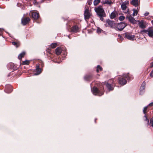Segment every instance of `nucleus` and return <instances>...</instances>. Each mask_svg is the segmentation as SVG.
Instances as JSON below:
<instances>
[{
    "mask_svg": "<svg viewBox=\"0 0 153 153\" xmlns=\"http://www.w3.org/2000/svg\"><path fill=\"white\" fill-rule=\"evenodd\" d=\"M62 51V50L60 47H58L56 49V53L57 55H60Z\"/></svg>",
    "mask_w": 153,
    "mask_h": 153,
    "instance_id": "nucleus-17",
    "label": "nucleus"
},
{
    "mask_svg": "<svg viewBox=\"0 0 153 153\" xmlns=\"http://www.w3.org/2000/svg\"><path fill=\"white\" fill-rule=\"evenodd\" d=\"M119 83L123 85H125L126 83V81L123 78H120L119 79Z\"/></svg>",
    "mask_w": 153,
    "mask_h": 153,
    "instance_id": "nucleus-12",
    "label": "nucleus"
},
{
    "mask_svg": "<svg viewBox=\"0 0 153 153\" xmlns=\"http://www.w3.org/2000/svg\"><path fill=\"white\" fill-rule=\"evenodd\" d=\"M149 106H153V102H151V103H150L148 105Z\"/></svg>",
    "mask_w": 153,
    "mask_h": 153,
    "instance_id": "nucleus-39",
    "label": "nucleus"
},
{
    "mask_svg": "<svg viewBox=\"0 0 153 153\" xmlns=\"http://www.w3.org/2000/svg\"><path fill=\"white\" fill-rule=\"evenodd\" d=\"M51 47L52 48H56L57 46L56 43H52L51 45Z\"/></svg>",
    "mask_w": 153,
    "mask_h": 153,
    "instance_id": "nucleus-27",
    "label": "nucleus"
},
{
    "mask_svg": "<svg viewBox=\"0 0 153 153\" xmlns=\"http://www.w3.org/2000/svg\"><path fill=\"white\" fill-rule=\"evenodd\" d=\"M41 63H42L41 65H42V67H43L44 66V65L43 64V63H42V62H41Z\"/></svg>",
    "mask_w": 153,
    "mask_h": 153,
    "instance_id": "nucleus-43",
    "label": "nucleus"
},
{
    "mask_svg": "<svg viewBox=\"0 0 153 153\" xmlns=\"http://www.w3.org/2000/svg\"><path fill=\"white\" fill-rule=\"evenodd\" d=\"M121 7L123 10H125L126 9V6L125 4L123 3L121 5Z\"/></svg>",
    "mask_w": 153,
    "mask_h": 153,
    "instance_id": "nucleus-25",
    "label": "nucleus"
},
{
    "mask_svg": "<svg viewBox=\"0 0 153 153\" xmlns=\"http://www.w3.org/2000/svg\"><path fill=\"white\" fill-rule=\"evenodd\" d=\"M133 16H135L137 15V13H138V11L137 10L134 9L133 10Z\"/></svg>",
    "mask_w": 153,
    "mask_h": 153,
    "instance_id": "nucleus-26",
    "label": "nucleus"
},
{
    "mask_svg": "<svg viewBox=\"0 0 153 153\" xmlns=\"http://www.w3.org/2000/svg\"><path fill=\"white\" fill-rule=\"evenodd\" d=\"M117 14L116 12L114 11L111 13L110 15V18L111 19H114L116 17Z\"/></svg>",
    "mask_w": 153,
    "mask_h": 153,
    "instance_id": "nucleus-18",
    "label": "nucleus"
},
{
    "mask_svg": "<svg viewBox=\"0 0 153 153\" xmlns=\"http://www.w3.org/2000/svg\"><path fill=\"white\" fill-rule=\"evenodd\" d=\"M30 15H31L32 18L35 19H36L39 17V13L36 12H31Z\"/></svg>",
    "mask_w": 153,
    "mask_h": 153,
    "instance_id": "nucleus-10",
    "label": "nucleus"
},
{
    "mask_svg": "<svg viewBox=\"0 0 153 153\" xmlns=\"http://www.w3.org/2000/svg\"><path fill=\"white\" fill-rule=\"evenodd\" d=\"M12 44L16 46V48L18 47L20 45V43L19 42H12Z\"/></svg>",
    "mask_w": 153,
    "mask_h": 153,
    "instance_id": "nucleus-24",
    "label": "nucleus"
},
{
    "mask_svg": "<svg viewBox=\"0 0 153 153\" xmlns=\"http://www.w3.org/2000/svg\"><path fill=\"white\" fill-rule=\"evenodd\" d=\"M125 19V17L123 16H120L119 18V19L120 21L123 20Z\"/></svg>",
    "mask_w": 153,
    "mask_h": 153,
    "instance_id": "nucleus-28",
    "label": "nucleus"
},
{
    "mask_svg": "<svg viewBox=\"0 0 153 153\" xmlns=\"http://www.w3.org/2000/svg\"><path fill=\"white\" fill-rule=\"evenodd\" d=\"M92 91L94 94L96 95L98 94L99 96H101L103 94V92H99L98 89L96 87H94L92 90Z\"/></svg>",
    "mask_w": 153,
    "mask_h": 153,
    "instance_id": "nucleus-6",
    "label": "nucleus"
},
{
    "mask_svg": "<svg viewBox=\"0 0 153 153\" xmlns=\"http://www.w3.org/2000/svg\"><path fill=\"white\" fill-rule=\"evenodd\" d=\"M150 67L152 68L153 67V62L150 63Z\"/></svg>",
    "mask_w": 153,
    "mask_h": 153,
    "instance_id": "nucleus-38",
    "label": "nucleus"
},
{
    "mask_svg": "<svg viewBox=\"0 0 153 153\" xmlns=\"http://www.w3.org/2000/svg\"><path fill=\"white\" fill-rule=\"evenodd\" d=\"M106 0H102V3H103Z\"/></svg>",
    "mask_w": 153,
    "mask_h": 153,
    "instance_id": "nucleus-42",
    "label": "nucleus"
},
{
    "mask_svg": "<svg viewBox=\"0 0 153 153\" xmlns=\"http://www.w3.org/2000/svg\"><path fill=\"white\" fill-rule=\"evenodd\" d=\"M150 124L152 125L153 124V119H151L150 120Z\"/></svg>",
    "mask_w": 153,
    "mask_h": 153,
    "instance_id": "nucleus-35",
    "label": "nucleus"
},
{
    "mask_svg": "<svg viewBox=\"0 0 153 153\" xmlns=\"http://www.w3.org/2000/svg\"><path fill=\"white\" fill-rule=\"evenodd\" d=\"M147 108V106L144 107V108L143 109V112L144 114H146Z\"/></svg>",
    "mask_w": 153,
    "mask_h": 153,
    "instance_id": "nucleus-33",
    "label": "nucleus"
},
{
    "mask_svg": "<svg viewBox=\"0 0 153 153\" xmlns=\"http://www.w3.org/2000/svg\"><path fill=\"white\" fill-rule=\"evenodd\" d=\"M145 85L146 82H143L140 88V94L141 95L143 94L144 92L143 90L145 89Z\"/></svg>",
    "mask_w": 153,
    "mask_h": 153,
    "instance_id": "nucleus-11",
    "label": "nucleus"
},
{
    "mask_svg": "<svg viewBox=\"0 0 153 153\" xmlns=\"http://www.w3.org/2000/svg\"><path fill=\"white\" fill-rule=\"evenodd\" d=\"M25 54V52H23L20 53L19 55L18 56V59H21L22 58L24 57V56Z\"/></svg>",
    "mask_w": 153,
    "mask_h": 153,
    "instance_id": "nucleus-20",
    "label": "nucleus"
},
{
    "mask_svg": "<svg viewBox=\"0 0 153 153\" xmlns=\"http://www.w3.org/2000/svg\"><path fill=\"white\" fill-rule=\"evenodd\" d=\"M150 75L152 77L153 76V70L150 73Z\"/></svg>",
    "mask_w": 153,
    "mask_h": 153,
    "instance_id": "nucleus-36",
    "label": "nucleus"
},
{
    "mask_svg": "<svg viewBox=\"0 0 153 153\" xmlns=\"http://www.w3.org/2000/svg\"><path fill=\"white\" fill-rule=\"evenodd\" d=\"M47 51L49 53H51V51H50L51 50L50 49H48L47 50Z\"/></svg>",
    "mask_w": 153,
    "mask_h": 153,
    "instance_id": "nucleus-40",
    "label": "nucleus"
},
{
    "mask_svg": "<svg viewBox=\"0 0 153 153\" xmlns=\"http://www.w3.org/2000/svg\"><path fill=\"white\" fill-rule=\"evenodd\" d=\"M2 30H1V29H0V31H1Z\"/></svg>",
    "mask_w": 153,
    "mask_h": 153,
    "instance_id": "nucleus-45",
    "label": "nucleus"
},
{
    "mask_svg": "<svg viewBox=\"0 0 153 153\" xmlns=\"http://www.w3.org/2000/svg\"><path fill=\"white\" fill-rule=\"evenodd\" d=\"M139 1V0H132L131 3L133 5L136 7L138 5Z\"/></svg>",
    "mask_w": 153,
    "mask_h": 153,
    "instance_id": "nucleus-15",
    "label": "nucleus"
},
{
    "mask_svg": "<svg viewBox=\"0 0 153 153\" xmlns=\"http://www.w3.org/2000/svg\"><path fill=\"white\" fill-rule=\"evenodd\" d=\"M126 25V24L124 22H121L118 24H116L115 29L116 30L121 31Z\"/></svg>",
    "mask_w": 153,
    "mask_h": 153,
    "instance_id": "nucleus-2",
    "label": "nucleus"
},
{
    "mask_svg": "<svg viewBox=\"0 0 153 153\" xmlns=\"http://www.w3.org/2000/svg\"><path fill=\"white\" fill-rule=\"evenodd\" d=\"M97 32L98 33H101L102 32L103 30L101 29L99 27H98L97 29Z\"/></svg>",
    "mask_w": 153,
    "mask_h": 153,
    "instance_id": "nucleus-30",
    "label": "nucleus"
},
{
    "mask_svg": "<svg viewBox=\"0 0 153 153\" xmlns=\"http://www.w3.org/2000/svg\"><path fill=\"white\" fill-rule=\"evenodd\" d=\"M149 14V13L148 12H146V13H145L144 14V15L145 16H148V15Z\"/></svg>",
    "mask_w": 153,
    "mask_h": 153,
    "instance_id": "nucleus-37",
    "label": "nucleus"
},
{
    "mask_svg": "<svg viewBox=\"0 0 153 153\" xmlns=\"http://www.w3.org/2000/svg\"><path fill=\"white\" fill-rule=\"evenodd\" d=\"M84 15L85 19H88L89 18L91 15L88 9H86L85 10Z\"/></svg>",
    "mask_w": 153,
    "mask_h": 153,
    "instance_id": "nucleus-7",
    "label": "nucleus"
},
{
    "mask_svg": "<svg viewBox=\"0 0 153 153\" xmlns=\"http://www.w3.org/2000/svg\"><path fill=\"white\" fill-rule=\"evenodd\" d=\"M9 91V92H8V91H7V92L8 93H10L11 91Z\"/></svg>",
    "mask_w": 153,
    "mask_h": 153,
    "instance_id": "nucleus-44",
    "label": "nucleus"
},
{
    "mask_svg": "<svg viewBox=\"0 0 153 153\" xmlns=\"http://www.w3.org/2000/svg\"><path fill=\"white\" fill-rule=\"evenodd\" d=\"M112 3V2L111 1H109L108 0H106L103 3V4H111Z\"/></svg>",
    "mask_w": 153,
    "mask_h": 153,
    "instance_id": "nucleus-31",
    "label": "nucleus"
},
{
    "mask_svg": "<svg viewBox=\"0 0 153 153\" xmlns=\"http://www.w3.org/2000/svg\"><path fill=\"white\" fill-rule=\"evenodd\" d=\"M123 77H124L126 78L127 79H128L131 80L133 78L132 77V76L130 74H127L126 75L124 74L123 75Z\"/></svg>",
    "mask_w": 153,
    "mask_h": 153,
    "instance_id": "nucleus-16",
    "label": "nucleus"
},
{
    "mask_svg": "<svg viewBox=\"0 0 153 153\" xmlns=\"http://www.w3.org/2000/svg\"><path fill=\"white\" fill-rule=\"evenodd\" d=\"M106 23L105 25L107 27H110L111 28H115L116 24L114 22L108 19L106 20Z\"/></svg>",
    "mask_w": 153,
    "mask_h": 153,
    "instance_id": "nucleus-4",
    "label": "nucleus"
},
{
    "mask_svg": "<svg viewBox=\"0 0 153 153\" xmlns=\"http://www.w3.org/2000/svg\"><path fill=\"white\" fill-rule=\"evenodd\" d=\"M29 63V61L28 60H26L23 61V65H28Z\"/></svg>",
    "mask_w": 153,
    "mask_h": 153,
    "instance_id": "nucleus-32",
    "label": "nucleus"
},
{
    "mask_svg": "<svg viewBox=\"0 0 153 153\" xmlns=\"http://www.w3.org/2000/svg\"><path fill=\"white\" fill-rule=\"evenodd\" d=\"M30 19L29 17L23 18L22 19V23L23 25H25L29 23Z\"/></svg>",
    "mask_w": 153,
    "mask_h": 153,
    "instance_id": "nucleus-9",
    "label": "nucleus"
},
{
    "mask_svg": "<svg viewBox=\"0 0 153 153\" xmlns=\"http://www.w3.org/2000/svg\"><path fill=\"white\" fill-rule=\"evenodd\" d=\"M92 2V1L89 0H88V1L87 2V3H88V4L89 5H91Z\"/></svg>",
    "mask_w": 153,
    "mask_h": 153,
    "instance_id": "nucleus-34",
    "label": "nucleus"
},
{
    "mask_svg": "<svg viewBox=\"0 0 153 153\" xmlns=\"http://www.w3.org/2000/svg\"><path fill=\"white\" fill-rule=\"evenodd\" d=\"M125 37L128 39L133 41L135 39V36L134 35H132L131 33H125Z\"/></svg>",
    "mask_w": 153,
    "mask_h": 153,
    "instance_id": "nucleus-5",
    "label": "nucleus"
},
{
    "mask_svg": "<svg viewBox=\"0 0 153 153\" xmlns=\"http://www.w3.org/2000/svg\"><path fill=\"white\" fill-rule=\"evenodd\" d=\"M101 1V0H94V6L97 5Z\"/></svg>",
    "mask_w": 153,
    "mask_h": 153,
    "instance_id": "nucleus-22",
    "label": "nucleus"
},
{
    "mask_svg": "<svg viewBox=\"0 0 153 153\" xmlns=\"http://www.w3.org/2000/svg\"><path fill=\"white\" fill-rule=\"evenodd\" d=\"M137 22L139 23V25L140 28H145V26L144 24L143 21L142 20L141 21H138Z\"/></svg>",
    "mask_w": 153,
    "mask_h": 153,
    "instance_id": "nucleus-14",
    "label": "nucleus"
},
{
    "mask_svg": "<svg viewBox=\"0 0 153 153\" xmlns=\"http://www.w3.org/2000/svg\"><path fill=\"white\" fill-rule=\"evenodd\" d=\"M126 18L128 19L129 21L133 24H135L137 22L131 15L127 16Z\"/></svg>",
    "mask_w": 153,
    "mask_h": 153,
    "instance_id": "nucleus-8",
    "label": "nucleus"
},
{
    "mask_svg": "<svg viewBox=\"0 0 153 153\" xmlns=\"http://www.w3.org/2000/svg\"><path fill=\"white\" fill-rule=\"evenodd\" d=\"M95 10L99 17L103 16L104 14V10L103 8L99 7L95 9Z\"/></svg>",
    "mask_w": 153,
    "mask_h": 153,
    "instance_id": "nucleus-3",
    "label": "nucleus"
},
{
    "mask_svg": "<svg viewBox=\"0 0 153 153\" xmlns=\"http://www.w3.org/2000/svg\"><path fill=\"white\" fill-rule=\"evenodd\" d=\"M102 68L101 67H100V65H98L97 66V72H98L99 71H101Z\"/></svg>",
    "mask_w": 153,
    "mask_h": 153,
    "instance_id": "nucleus-29",
    "label": "nucleus"
},
{
    "mask_svg": "<svg viewBox=\"0 0 153 153\" xmlns=\"http://www.w3.org/2000/svg\"><path fill=\"white\" fill-rule=\"evenodd\" d=\"M106 86L109 91L112 90L113 89V88L111 86V85L108 83L106 84Z\"/></svg>",
    "mask_w": 153,
    "mask_h": 153,
    "instance_id": "nucleus-21",
    "label": "nucleus"
},
{
    "mask_svg": "<svg viewBox=\"0 0 153 153\" xmlns=\"http://www.w3.org/2000/svg\"><path fill=\"white\" fill-rule=\"evenodd\" d=\"M145 117V119L144 120V121H145V123L146 124L147 126H148L149 123V120L147 119L146 115H145L144 116Z\"/></svg>",
    "mask_w": 153,
    "mask_h": 153,
    "instance_id": "nucleus-23",
    "label": "nucleus"
},
{
    "mask_svg": "<svg viewBox=\"0 0 153 153\" xmlns=\"http://www.w3.org/2000/svg\"><path fill=\"white\" fill-rule=\"evenodd\" d=\"M103 16H101V17H100V19L102 20V21H103Z\"/></svg>",
    "mask_w": 153,
    "mask_h": 153,
    "instance_id": "nucleus-41",
    "label": "nucleus"
},
{
    "mask_svg": "<svg viewBox=\"0 0 153 153\" xmlns=\"http://www.w3.org/2000/svg\"><path fill=\"white\" fill-rule=\"evenodd\" d=\"M71 31L74 32H78L79 31V28L77 25H75L72 27Z\"/></svg>",
    "mask_w": 153,
    "mask_h": 153,
    "instance_id": "nucleus-13",
    "label": "nucleus"
},
{
    "mask_svg": "<svg viewBox=\"0 0 153 153\" xmlns=\"http://www.w3.org/2000/svg\"><path fill=\"white\" fill-rule=\"evenodd\" d=\"M141 33L147 34L151 37H153V27H151L147 28L146 30H144L141 31Z\"/></svg>",
    "mask_w": 153,
    "mask_h": 153,
    "instance_id": "nucleus-1",
    "label": "nucleus"
},
{
    "mask_svg": "<svg viewBox=\"0 0 153 153\" xmlns=\"http://www.w3.org/2000/svg\"><path fill=\"white\" fill-rule=\"evenodd\" d=\"M35 71L36 72V73L34 74L35 75H39L41 73V69L38 67L36 69Z\"/></svg>",
    "mask_w": 153,
    "mask_h": 153,
    "instance_id": "nucleus-19",
    "label": "nucleus"
}]
</instances>
